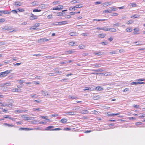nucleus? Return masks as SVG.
I'll return each instance as SVG.
<instances>
[{"instance_id":"obj_1","label":"nucleus","mask_w":145,"mask_h":145,"mask_svg":"<svg viewBox=\"0 0 145 145\" xmlns=\"http://www.w3.org/2000/svg\"><path fill=\"white\" fill-rule=\"evenodd\" d=\"M11 70H7L5 72L0 73V77H3L6 76L10 72Z\"/></svg>"},{"instance_id":"obj_2","label":"nucleus","mask_w":145,"mask_h":145,"mask_svg":"<svg viewBox=\"0 0 145 145\" xmlns=\"http://www.w3.org/2000/svg\"><path fill=\"white\" fill-rule=\"evenodd\" d=\"M125 51L121 49L119 50H117L116 51H112L110 52V54H117L118 52H119L120 53H123Z\"/></svg>"},{"instance_id":"obj_3","label":"nucleus","mask_w":145,"mask_h":145,"mask_svg":"<svg viewBox=\"0 0 145 145\" xmlns=\"http://www.w3.org/2000/svg\"><path fill=\"white\" fill-rule=\"evenodd\" d=\"M49 40V39L46 38L41 39L38 40V42L39 43H41L43 42H45L48 41Z\"/></svg>"},{"instance_id":"obj_4","label":"nucleus","mask_w":145,"mask_h":145,"mask_svg":"<svg viewBox=\"0 0 145 145\" xmlns=\"http://www.w3.org/2000/svg\"><path fill=\"white\" fill-rule=\"evenodd\" d=\"M0 104L1 106H7L8 107H11L12 106V105L9 104H6L4 103H0Z\"/></svg>"},{"instance_id":"obj_5","label":"nucleus","mask_w":145,"mask_h":145,"mask_svg":"<svg viewBox=\"0 0 145 145\" xmlns=\"http://www.w3.org/2000/svg\"><path fill=\"white\" fill-rule=\"evenodd\" d=\"M63 8V6L62 5H58L56 7L53 8V10H59Z\"/></svg>"},{"instance_id":"obj_6","label":"nucleus","mask_w":145,"mask_h":145,"mask_svg":"<svg viewBox=\"0 0 145 145\" xmlns=\"http://www.w3.org/2000/svg\"><path fill=\"white\" fill-rule=\"evenodd\" d=\"M67 24V21H63L59 22H58V24H56L55 23L54 24V25H65Z\"/></svg>"},{"instance_id":"obj_7","label":"nucleus","mask_w":145,"mask_h":145,"mask_svg":"<svg viewBox=\"0 0 145 145\" xmlns=\"http://www.w3.org/2000/svg\"><path fill=\"white\" fill-rule=\"evenodd\" d=\"M27 111V110H15V112H18L20 113H22L23 112H26Z\"/></svg>"},{"instance_id":"obj_8","label":"nucleus","mask_w":145,"mask_h":145,"mask_svg":"<svg viewBox=\"0 0 145 145\" xmlns=\"http://www.w3.org/2000/svg\"><path fill=\"white\" fill-rule=\"evenodd\" d=\"M22 4L19 1H16L15 2V4H14V5L16 7H18L20 6L21 5H22Z\"/></svg>"},{"instance_id":"obj_9","label":"nucleus","mask_w":145,"mask_h":145,"mask_svg":"<svg viewBox=\"0 0 145 145\" xmlns=\"http://www.w3.org/2000/svg\"><path fill=\"white\" fill-rule=\"evenodd\" d=\"M95 89L96 90L101 91L103 89V88L101 86H97L95 88Z\"/></svg>"},{"instance_id":"obj_10","label":"nucleus","mask_w":145,"mask_h":145,"mask_svg":"<svg viewBox=\"0 0 145 145\" xmlns=\"http://www.w3.org/2000/svg\"><path fill=\"white\" fill-rule=\"evenodd\" d=\"M77 34L76 32H74L70 33L69 35L72 36H75L77 35Z\"/></svg>"},{"instance_id":"obj_11","label":"nucleus","mask_w":145,"mask_h":145,"mask_svg":"<svg viewBox=\"0 0 145 145\" xmlns=\"http://www.w3.org/2000/svg\"><path fill=\"white\" fill-rule=\"evenodd\" d=\"M41 92L42 93V94L43 95L46 96L49 95V94L46 91H43V90H42L41 91Z\"/></svg>"},{"instance_id":"obj_12","label":"nucleus","mask_w":145,"mask_h":145,"mask_svg":"<svg viewBox=\"0 0 145 145\" xmlns=\"http://www.w3.org/2000/svg\"><path fill=\"white\" fill-rule=\"evenodd\" d=\"M67 121V119L65 118H63L61 119L60 121L62 123H65Z\"/></svg>"},{"instance_id":"obj_13","label":"nucleus","mask_w":145,"mask_h":145,"mask_svg":"<svg viewBox=\"0 0 145 145\" xmlns=\"http://www.w3.org/2000/svg\"><path fill=\"white\" fill-rule=\"evenodd\" d=\"M120 113H119L116 114H108V116H115L118 115Z\"/></svg>"},{"instance_id":"obj_14","label":"nucleus","mask_w":145,"mask_h":145,"mask_svg":"<svg viewBox=\"0 0 145 145\" xmlns=\"http://www.w3.org/2000/svg\"><path fill=\"white\" fill-rule=\"evenodd\" d=\"M54 127L52 126H49L47 127L46 129L45 130L46 131H49V130H52V129H51L52 128H53Z\"/></svg>"},{"instance_id":"obj_15","label":"nucleus","mask_w":145,"mask_h":145,"mask_svg":"<svg viewBox=\"0 0 145 145\" xmlns=\"http://www.w3.org/2000/svg\"><path fill=\"white\" fill-rule=\"evenodd\" d=\"M0 13H3L4 14H8L10 13V12L6 10H0Z\"/></svg>"},{"instance_id":"obj_16","label":"nucleus","mask_w":145,"mask_h":145,"mask_svg":"<svg viewBox=\"0 0 145 145\" xmlns=\"http://www.w3.org/2000/svg\"><path fill=\"white\" fill-rule=\"evenodd\" d=\"M94 66V67H100L101 66V65L100 64H95L93 65Z\"/></svg>"},{"instance_id":"obj_17","label":"nucleus","mask_w":145,"mask_h":145,"mask_svg":"<svg viewBox=\"0 0 145 145\" xmlns=\"http://www.w3.org/2000/svg\"><path fill=\"white\" fill-rule=\"evenodd\" d=\"M83 90L84 91H86V90H88V91H92V90L91 89L90 87H85V88Z\"/></svg>"},{"instance_id":"obj_18","label":"nucleus","mask_w":145,"mask_h":145,"mask_svg":"<svg viewBox=\"0 0 145 145\" xmlns=\"http://www.w3.org/2000/svg\"><path fill=\"white\" fill-rule=\"evenodd\" d=\"M74 51L72 50H69L67 51H65V54H74Z\"/></svg>"},{"instance_id":"obj_19","label":"nucleus","mask_w":145,"mask_h":145,"mask_svg":"<svg viewBox=\"0 0 145 145\" xmlns=\"http://www.w3.org/2000/svg\"><path fill=\"white\" fill-rule=\"evenodd\" d=\"M103 13H110L111 12V9H108L105 10L103 11Z\"/></svg>"},{"instance_id":"obj_20","label":"nucleus","mask_w":145,"mask_h":145,"mask_svg":"<svg viewBox=\"0 0 145 145\" xmlns=\"http://www.w3.org/2000/svg\"><path fill=\"white\" fill-rule=\"evenodd\" d=\"M4 125H6L10 127H12L14 126V125L12 124H9L7 123H4Z\"/></svg>"},{"instance_id":"obj_21","label":"nucleus","mask_w":145,"mask_h":145,"mask_svg":"<svg viewBox=\"0 0 145 145\" xmlns=\"http://www.w3.org/2000/svg\"><path fill=\"white\" fill-rule=\"evenodd\" d=\"M37 17L36 16H31L30 17V19L31 20H33L36 19H37Z\"/></svg>"},{"instance_id":"obj_22","label":"nucleus","mask_w":145,"mask_h":145,"mask_svg":"<svg viewBox=\"0 0 145 145\" xmlns=\"http://www.w3.org/2000/svg\"><path fill=\"white\" fill-rule=\"evenodd\" d=\"M18 89L17 88H14L12 89L11 90V91L12 92H18Z\"/></svg>"},{"instance_id":"obj_23","label":"nucleus","mask_w":145,"mask_h":145,"mask_svg":"<svg viewBox=\"0 0 145 145\" xmlns=\"http://www.w3.org/2000/svg\"><path fill=\"white\" fill-rule=\"evenodd\" d=\"M109 31L112 32H114L116 31V30L114 28H110L109 29Z\"/></svg>"},{"instance_id":"obj_24","label":"nucleus","mask_w":145,"mask_h":145,"mask_svg":"<svg viewBox=\"0 0 145 145\" xmlns=\"http://www.w3.org/2000/svg\"><path fill=\"white\" fill-rule=\"evenodd\" d=\"M11 84H12L10 82H7L6 83H5L4 84V85H7V86H11L12 85Z\"/></svg>"},{"instance_id":"obj_25","label":"nucleus","mask_w":145,"mask_h":145,"mask_svg":"<svg viewBox=\"0 0 145 145\" xmlns=\"http://www.w3.org/2000/svg\"><path fill=\"white\" fill-rule=\"evenodd\" d=\"M106 35V34H101L98 35L99 37H100L101 38H103Z\"/></svg>"},{"instance_id":"obj_26","label":"nucleus","mask_w":145,"mask_h":145,"mask_svg":"<svg viewBox=\"0 0 145 145\" xmlns=\"http://www.w3.org/2000/svg\"><path fill=\"white\" fill-rule=\"evenodd\" d=\"M121 25L120 23L118 22L117 23L115 24H114L113 25V27H114L115 26H119Z\"/></svg>"},{"instance_id":"obj_27","label":"nucleus","mask_w":145,"mask_h":145,"mask_svg":"<svg viewBox=\"0 0 145 145\" xmlns=\"http://www.w3.org/2000/svg\"><path fill=\"white\" fill-rule=\"evenodd\" d=\"M104 75L107 76L108 75H110L112 73L110 72H105L103 73Z\"/></svg>"},{"instance_id":"obj_28","label":"nucleus","mask_w":145,"mask_h":145,"mask_svg":"<svg viewBox=\"0 0 145 145\" xmlns=\"http://www.w3.org/2000/svg\"><path fill=\"white\" fill-rule=\"evenodd\" d=\"M17 81L19 83L21 84H22L25 81L20 79L18 80Z\"/></svg>"},{"instance_id":"obj_29","label":"nucleus","mask_w":145,"mask_h":145,"mask_svg":"<svg viewBox=\"0 0 145 145\" xmlns=\"http://www.w3.org/2000/svg\"><path fill=\"white\" fill-rule=\"evenodd\" d=\"M133 22V21L131 20H130L129 21H128L127 23L126 24H132Z\"/></svg>"},{"instance_id":"obj_30","label":"nucleus","mask_w":145,"mask_h":145,"mask_svg":"<svg viewBox=\"0 0 145 145\" xmlns=\"http://www.w3.org/2000/svg\"><path fill=\"white\" fill-rule=\"evenodd\" d=\"M28 128H20L19 129V130H25V131H27Z\"/></svg>"},{"instance_id":"obj_31","label":"nucleus","mask_w":145,"mask_h":145,"mask_svg":"<svg viewBox=\"0 0 145 145\" xmlns=\"http://www.w3.org/2000/svg\"><path fill=\"white\" fill-rule=\"evenodd\" d=\"M67 114H69L70 115H74V112H67Z\"/></svg>"},{"instance_id":"obj_32","label":"nucleus","mask_w":145,"mask_h":145,"mask_svg":"<svg viewBox=\"0 0 145 145\" xmlns=\"http://www.w3.org/2000/svg\"><path fill=\"white\" fill-rule=\"evenodd\" d=\"M132 31V29L131 28H129L128 27L126 29V31L127 32H130Z\"/></svg>"},{"instance_id":"obj_33","label":"nucleus","mask_w":145,"mask_h":145,"mask_svg":"<svg viewBox=\"0 0 145 145\" xmlns=\"http://www.w3.org/2000/svg\"><path fill=\"white\" fill-rule=\"evenodd\" d=\"M75 44V42H69V45H71V46H73L74 44Z\"/></svg>"},{"instance_id":"obj_34","label":"nucleus","mask_w":145,"mask_h":145,"mask_svg":"<svg viewBox=\"0 0 145 145\" xmlns=\"http://www.w3.org/2000/svg\"><path fill=\"white\" fill-rule=\"evenodd\" d=\"M8 27L7 26H5L4 28L2 29V30L3 31H5L8 30Z\"/></svg>"},{"instance_id":"obj_35","label":"nucleus","mask_w":145,"mask_h":145,"mask_svg":"<svg viewBox=\"0 0 145 145\" xmlns=\"http://www.w3.org/2000/svg\"><path fill=\"white\" fill-rule=\"evenodd\" d=\"M88 111L86 110H83L82 111V113L83 114H88Z\"/></svg>"},{"instance_id":"obj_36","label":"nucleus","mask_w":145,"mask_h":145,"mask_svg":"<svg viewBox=\"0 0 145 145\" xmlns=\"http://www.w3.org/2000/svg\"><path fill=\"white\" fill-rule=\"evenodd\" d=\"M57 16H62L63 15V13L62 12H60L57 14Z\"/></svg>"},{"instance_id":"obj_37","label":"nucleus","mask_w":145,"mask_h":145,"mask_svg":"<svg viewBox=\"0 0 145 145\" xmlns=\"http://www.w3.org/2000/svg\"><path fill=\"white\" fill-rule=\"evenodd\" d=\"M93 21H105L106 20L105 19H102V20H101V19H98V20H97V19H93Z\"/></svg>"},{"instance_id":"obj_38","label":"nucleus","mask_w":145,"mask_h":145,"mask_svg":"<svg viewBox=\"0 0 145 145\" xmlns=\"http://www.w3.org/2000/svg\"><path fill=\"white\" fill-rule=\"evenodd\" d=\"M132 6V7H135L137 6V4L135 3H132L130 4Z\"/></svg>"},{"instance_id":"obj_39","label":"nucleus","mask_w":145,"mask_h":145,"mask_svg":"<svg viewBox=\"0 0 145 145\" xmlns=\"http://www.w3.org/2000/svg\"><path fill=\"white\" fill-rule=\"evenodd\" d=\"M36 1H34L33 2H32L31 3V4L33 6L37 5V4L36 3Z\"/></svg>"},{"instance_id":"obj_40","label":"nucleus","mask_w":145,"mask_h":145,"mask_svg":"<svg viewBox=\"0 0 145 145\" xmlns=\"http://www.w3.org/2000/svg\"><path fill=\"white\" fill-rule=\"evenodd\" d=\"M40 10H38L37 9H34L33 10V11L34 12H39L41 11Z\"/></svg>"},{"instance_id":"obj_41","label":"nucleus","mask_w":145,"mask_h":145,"mask_svg":"<svg viewBox=\"0 0 145 145\" xmlns=\"http://www.w3.org/2000/svg\"><path fill=\"white\" fill-rule=\"evenodd\" d=\"M58 116V114H52V115H50V116L52 117H56V116Z\"/></svg>"},{"instance_id":"obj_42","label":"nucleus","mask_w":145,"mask_h":145,"mask_svg":"<svg viewBox=\"0 0 145 145\" xmlns=\"http://www.w3.org/2000/svg\"><path fill=\"white\" fill-rule=\"evenodd\" d=\"M81 4H79L78 5H76L75 6V7L76 8H80L82 7V6H80L81 5Z\"/></svg>"},{"instance_id":"obj_43","label":"nucleus","mask_w":145,"mask_h":145,"mask_svg":"<svg viewBox=\"0 0 145 145\" xmlns=\"http://www.w3.org/2000/svg\"><path fill=\"white\" fill-rule=\"evenodd\" d=\"M79 48L80 49H84L85 48V46L83 45H80L79 46Z\"/></svg>"},{"instance_id":"obj_44","label":"nucleus","mask_w":145,"mask_h":145,"mask_svg":"<svg viewBox=\"0 0 145 145\" xmlns=\"http://www.w3.org/2000/svg\"><path fill=\"white\" fill-rule=\"evenodd\" d=\"M75 8H76L75 7V6L73 7H70L69 8V10H76V9Z\"/></svg>"},{"instance_id":"obj_45","label":"nucleus","mask_w":145,"mask_h":145,"mask_svg":"<svg viewBox=\"0 0 145 145\" xmlns=\"http://www.w3.org/2000/svg\"><path fill=\"white\" fill-rule=\"evenodd\" d=\"M145 117V114L142 115H140V116L138 117L140 118H143Z\"/></svg>"},{"instance_id":"obj_46","label":"nucleus","mask_w":145,"mask_h":145,"mask_svg":"<svg viewBox=\"0 0 145 145\" xmlns=\"http://www.w3.org/2000/svg\"><path fill=\"white\" fill-rule=\"evenodd\" d=\"M77 98V97L75 96H69V99H75Z\"/></svg>"},{"instance_id":"obj_47","label":"nucleus","mask_w":145,"mask_h":145,"mask_svg":"<svg viewBox=\"0 0 145 145\" xmlns=\"http://www.w3.org/2000/svg\"><path fill=\"white\" fill-rule=\"evenodd\" d=\"M101 44L103 45H107V44H108V42H101Z\"/></svg>"},{"instance_id":"obj_48","label":"nucleus","mask_w":145,"mask_h":145,"mask_svg":"<svg viewBox=\"0 0 145 145\" xmlns=\"http://www.w3.org/2000/svg\"><path fill=\"white\" fill-rule=\"evenodd\" d=\"M33 110L34 111H36V110H37L38 111H40V110L39 108H33Z\"/></svg>"},{"instance_id":"obj_49","label":"nucleus","mask_w":145,"mask_h":145,"mask_svg":"<svg viewBox=\"0 0 145 145\" xmlns=\"http://www.w3.org/2000/svg\"><path fill=\"white\" fill-rule=\"evenodd\" d=\"M5 21V19L3 18L0 19V23L1 22H3Z\"/></svg>"},{"instance_id":"obj_50","label":"nucleus","mask_w":145,"mask_h":145,"mask_svg":"<svg viewBox=\"0 0 145 145\" xmlns=\"http://www.w3.org/2000/svg\"><path fill=\"white\" fill-rule=\"evenodd\" d=\"M118 14L117 13H114L111 14L112 16H117L118 15Z\"/></svg>"},{"instance_id":"obj_51","label":"nucleus","mask_w":145,"mask_h":145,"mask_svg":"<svg viewBox=\"0 0 145 145\" xmlns=\"http://www.w3.org/2000/svg\"><path fill=\"white\" fill-rule=\"evenodd\" d=\"M129 89L128 88H126L125 89H124V90H123V92H125L126 91H129Z\"/></svg>"},{"instance_id":"obj_52","label":"nucleus","mask_w":145,"mask_h":145,"mask_svg":"<svg viewBox=\"0 0 145 145\" xmlns=\"http://www.w3.org/2000/svg\"><path fill=\"white\" fill-rule=\"evenodd\" d=\"M131 84L134 85V84H138V82H132L131 83Z\"/></svg>"},{"instance_id":"obj_53","label":"nucleus","mask_w":145,"mask_h":145,"mask_svg":"<svg viewBox=\"0 0 145 145\" xmlns=\"http://www.w3.org/2000/svg\"><path fill=\"white\" fill-rule=\"evenodd\" d=\"M145 79H144L142 78V79H138L137 80V81H145Z\"/></svg>"},{"instance_id":"obj_54","label":"nucleus","mask_w":145,"mask_h":145,"mask_svg":"<svg viewBox=\"0 0 145 145\" xmlns=\"http://www.w3.org/2000/svg\"><path fill=\"white\" fill-rule=\"evenodd\" d=\"M40 118L42 119H46L47 118H48V117L47 116H41Z\"/></svg>"},{"instance_id":"obj_55","label":"nucleus","mask_w":145,"mask_h":145,"mask_svg":"<svg viewBox=\"0 0 145 145\" xmlns=\"http://www.w3.org/2000/svg\"><path fill=\"white\" fill-rule=\"evenodd\" d=\"M60 129H61L60 128H55L54 129H52V131H58V130H60Z\"/></svg>"},{"instance_id":"obj_56","label":"nucleus","mask_w":145,"mask_h":145,"mask_svg":"<svg viewBox=\"0 0 145 145\" xmlns=\"http://www.w3.org/2000/svg\"><path fill=\"white\" fill-rule=\"evenodd\" d=\"M4 117L5 118H9V119H10V118L11 117H9V115H6L5 116H4Z\"/></svg>"},{"instance_id":"obj_57","label":"nucleus","mask_w":145,"mask_h":145,"mask_svg":"<svg viewBox=\"0 0 145 145\" xmlns=\"http://www.w3.org/2000/svg\"><path fill=\"white\" fill-rule=\"evenodd\" d=\"M18 10L21 12H23L24 11V10L23 8H19L18 9Z\"/></svg>"},{"instance_id":"obj_58","label":"nucleus","mask_w":145,"mask_h":145,"mask_svg":"<svg viewBox=\"0 0 145 145\" xmlns=\"http://www.w3.org/2000/svg\"><path fill=\"white\" fill-rule=\"evenodd\" d=\"M117 9L114 8H111V12L112 11H115Z\"/></svg>"},{"instance_id":"obj_59","label":"nucleus","mask_w":145,"mask_h":145,"mask_svg":"<svg viewBox=\"0 0 145 145\" xmlns=\"http://www.w3.org/2000/svg\"><path fill=\"white\" fill-rule=\"evenodd\" d=\"M39 24H36L34 26V27H36L39 26Z\"/></svg>"},{"instance_id":"obj_60","label":"nucleus","mask_w":145,"mask_h":145,"mask_svg":"<svg viewBox=\"0 0 145 145\" xmlns=\"http://www.w3.org/2000/svg\"><path fill=\"white\" fill-rule=\"evenodd\" d=\"M95 71H96V72L102 71H103V70L102 69H97V70H95Z\"/></svg>"},{"instance_id":"obj_61","label":"nucleus","mask_w":145,"mask_h":145,"mask_svg":"<svg viewBox=\"0 0 145 145\" xmlns=\"http://www.w3.org/2000/svg\"><path fill=\"white\" fill-rule=\"evenodd\" d=\"M71 2L72 3H78L75 0H73L71 1Z\"/></svg>"},{"instance_id":"obj_62","label":"nucleus","mask_w":145,"mask_h":145,"mask_svg":"<svg viewBox=\"0 0 145 145\" xmlns=\"http://www.w3.org/2000/svg\"><path fill=\"white\" fill-rule=\"evenodd\" d=\"M136 14L133 15L131 16V18H137L138 17L136 16Z\"/></svg>"},{"instance_id":"obj_63","label":"nucleus","mask_w":145,"mask_h":145,"mask_svg":"<svg viewBox=\"0 0 145 145\" xmlns=\"http://www.w3.org/2000/svg\"><path fill=\"white\" fill-rule=\"evenodd\" d=\"M55 73H50L48 74L50 76H54Z\"/></svg>"},{"instance_id":"obj_64","label":"nucleus","mask_w":145,"mask_h":145,"mask_svg":"<svg viewBox=\"0 0 145 145\" xmlns=\"http://www.w3.org/2000/svg\"><path fill=\"white\" fill-rule=\"evenodd\" d=\"M133 107L134 108H137L139 107V105H133Z\"/></svg>"}]
</instances>
